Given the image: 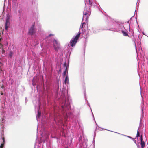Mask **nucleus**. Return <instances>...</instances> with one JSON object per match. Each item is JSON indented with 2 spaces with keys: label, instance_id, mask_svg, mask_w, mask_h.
<instances>
[{
  "label": "nucleus",
  "instance_id": "nucleus-17",
  "mask_svg": "<svg viewBox=\"0 0 148 148\" xmlns=\"http://www.w3.org/2000/svg\"><path fill=\"white\" fill-rule=\"evenodd\" d=\"M86 24V23H82V25H81V28H83V27L84 25V24Z\"/></svg>",
  "mask_w": 148,
  "mask_h": 148
},
{
  "label": "nucleus",
  "instance_id": "nucleus-1",
  "mask_svg": "<svg viewBox=\"0 0 148 148\" xmlns=\"http://www.w3.org/2000/svg\"><path fill=\"white\" fill-rule=\"evenodd\" d=\"M81 34V32L79 31L78 34L75 36V37H73L70 41V43L72 47L75 46L77 42V40L79 38Z\"/></svg>",
  "mask_w": 148,
  "mask_h": 148
},
{
  "label": "nucleus",
  "instance_id": "nucleus-14",
  "mask_svg": "<svg viewBox=\"0 0 148 148\" xmlns=\"http://www.w3.org/2000/svg\"><path fill=\"white\" fill-rule=\"evenodd\" d=\"M67 71H65L63 73V75L64 76L66 75V73Z\"/></svg>",
  "mask_w": 148,
  "mask_h": 148
},
{
  "label": "nucleus",
  "instance_id": "nucleus-13",
  "mask_svg": "<svg viewBox=\"0 0 148 148\" xmlns=\"http://www.w3.org/2000/svg\"><path fill=\"white\" fill-rule=\"evenodd\" d=\"M140 136V133L138 131H137V133L136 137H138Z\"/></svg>",
  "mask_w": 148,
  "mask_h": 148
},
{
  "label": "nucleus",
  "instance_id": "nucleus-6",
  "mask_svg": "<svg viewBox=\"0 0 148 148\" xmlns=\"http://www.w3.org/2000/svg\"><path fill=\"white\" fill-rule=\"evenodd\" d=\"M140 140H141V145L142 148H143L145 146V143L143 141V138L142 135H141L140 137Z\"/></svg>",
  "mask_w": 148,
  "mask_h": 148
},
{
  "label": "nucleus",
  "instance_id": "nucleus-5",
  "mask_svg": "<svg viewBox=\"0 0 148 148\" xmlns=\"http://www.w3.org/2000/svg\"><path fill=\"white\" fill-rule=\"evenodd\" d=\"M10 19V16L8 14H7L6 18V22L5 23V29L7 30L8 26L7 25L8 23H9Z\"/></svg>",
  "mask_w": 148,
  "mask_h": 148
},
{
  "label": "nucleus",
  "instance_id": "nucleus-23",
  "mask_svg": "<svg viewBox=\"0 0 148 148\" xmlns=\"http://www.w3.org/2000/svg\"><path fill=\"white\" fill-rule=\"evenodd\" d=\"M2 71V70H1V69H0V72H1V71Z\"/></svg>",
  "mask_w": 148,
  "mask_h": 148
},
{
  "label": "nucleus",
  "instance_id": "nucleus-16",
  "mask_svg": "<svg viewBox=\"0 0 148 148\" xmlns=\"http://www.w3.org/2000/svg\"><path fill=\"white\" fill-rule=\"evenodd\" d=\"M5 52V50L3 49H2V54H3Z\"/></svg>",
  "mask_w": 148,
  "mask_h": 148
},
{
  "label": "nucleus",
  "instance_id": "nucleus-8",
  "mask_svg": "<svg viewBox=\"0 0 148 148\" xmlns=\"http://www.w3.org/2000/svg\"><path fill=\"white\" fill-rule=\"evenodd\" d=\"M64 66L66 67L65 71H68V66L66 65V63L65 62L64 64Z\"/></svg>",
  "mask_w": 148,
  "mask_h": 148
},
{
  "label": "nucleus",
  "instance_id": "nucleus-10",
  "mask_svg": "<svg viewBox=\"0 0 148 148\" xmlns=\"http://www.w3.org/2000/svg\"><path fill=\"white\" fill-rule=\"evenodd\" d=\"M122 33H123V35L125 36H128V34L127 33L125 32L124 31H122Z\"/></svg>",
  "mask_w": 148,
  "mask_h": 148
},
{
  "label": "nucleus",
  "instance_id": "nucleus-20",
  "mask_svg": "<svg viewBox=\"0 0 148 148\" xmlns=\"http://www.w3.org/2000/svg\"><path fill=\"white\" fill-rule=\"evenodd\" d=\"M4 85H3V84L2 85V86H1V88H2L3 89V88H4Z\"/></svg>",
  "mask_w": 148,
  "mask_h": 148
},
{
  "label": "nucleus",
  "instance_id": "nucleus-2",
  "mask_svg": "<svg viewBox=\"0 0 148 148\" xmlns=\"http://www.w3.org/2000/svg\"><path fill=\"white\" fill-rule=\"evenodd\" d=\"M79 71L81 76V80L82 83L84 84V62L82 64L79 68Z\"/></svg>",
  "mask_w": 148,
  "mask_h": 148
},
{
  "label": "nucleus",
  "instance_id": "nucleus-19",
  "mask_svg": "<svg viewBox=\"0 0 148 148\" xmlns=\"http://www.w3.org/2000/svg\"><path fill=\"white\" fill-rule=\"evenodd\" d=\"M0 46H1V47H0V48H2L3 47V45L2 44H1V43L0 42Z\"/></svg>",
  "mask_w": 148,
  "mask_h": 148
},
{
  "label": "nucleus",
  "instance_id": "nucleus-11",
  "mask_svg": "<svg viewBox=\"0 0 148 148\" xmlns=\"http://www.w3.org/2000/svg\"><path fill=\"white\" fill-rule=\"evenodd\" d=\"M41 113L39 111H38V113L37 114V117L38 118L40 117L41 115Z\"/></svg>",
  "mask_w": 148,
  "mask_h": 148
},
{
  "label": "nucleus",
  "instance_id": "nucleus-21",
  "mask_svg": "<svg viewBox=\"0 0 148 148\" xmlns=\"http://www.w3.org/2000/svg\"><path fill=\"white\" fill-rule=\"evenodd\" d=\"M89 4L90 5H91L92 4V3H90V0H89Z\"/></svg>",
  "mask_w": 148,
  "mask_h": 148
},
{
  "label": "nucleus",
  "instance_id": "nucleus-15",
  "mask_svg": "<svg viewBox=\"0 0 148 148\" xmlns=\"http://www.w3.org/2000/svg\"><path fill=\"white\" fill-rule=\"evenodd\" d=\"M54 35L53 34H49V36H47V37L48 38L49 37H50L52 36H53Z\"/></svg>",
  "mask_w": 148,
  "mask_h": 148
},
{
  "label": "nucleus",
  "instance_id": "nucleus-9",
  "mask_svg": "<svg viewBox=\"0 0 148 148\" xmlns=\"http://www.w3.org/2000/svg\"><path fill=\"white\" fill-rule=\"evenodd\" d=\"M67 82H69V78L67 75L66 76V77L65 78V81L64 82V83L66 84Z\"/></svg>",
  "mask_w": 148,
  "mask_h": 148
},
{
  "label": "nucleus",
  "instance_id": "nucleus-4",
  "mask_svg": "<svg viewBox=\"0 0 148 148\" xmlns=\"http://www.w3.org/2000/svg\"><path fill=\"white\" fill-rule=\"evenodd\" d=\"M53 45L55 51H57L60 48V45L56 40H54L53 41Z\"/></svg>",
  "mask_w": 148,
  "mask_h": 148
},
{
  "label": "nucleus",
  "instance_id": "nucleus-7",
  "mask_svg": "<svg viewBox=\"0 0 148 148\" xmlns=\"http://www.w3.org/2000/svg\"><path fill=\"white\" fill-rule=\"evenodd\" d=\"M2 139L3 140V143L1 144V145L0 146V148H3L4 146V144L5 143V138L4 137H2Z\"/></svg>",
  "mask_w": 148,
  "mask_h": 148
},
{
  "label": "nucleus",
  "instance_id": "nucleus-3",
  "mask_svg": "<svg viewBox=\"0 0 148 148\" xmlns=\"http://www.w3.org/2000/svg\"><path fill=\"white\" fill-rule=\"evenodd\" d=\"M35 22H34L28 31L29 34L32 36L35 34L36 31L34 29Z\"/></svg>",
  "mask_w": 148,
  "mask_h": 148
},
{
  "label": "nucleus",
  "instance_id": "nucleus-18",
  "mask_svg": "<svg viewBox=\"0 0 148 148\" xmlns=\"http://www.w3.org/2000/svg\"><path fill=\"white\" fill-rule=\"evenodd\" d=\"M87 14H88V13L87 12H85L84 13V15L85 16H86V15L87 16Z\"/></svg>",
  "mask_w": 148,
  "mask_h": 148
},
{
  "label": "nucleus",
  "instance_id": "nucleus-24",
  "mask_svg": "<svg viewBox=\"0 0 148 148\" xmlns=\"http://www.w3.org/2000/svg\"><path fill=\"white\" fill-rule=\"evenodd\" d=\"M1 39H2V38H0V41H1Z\"/></svg>",
  "mask_w": 148,
  "mask_h": 148
},
{
  "label": "nucleus",
  "instance_id": "nucleus-12",
  "mask_svg": "<svg viewBox=\"0 0 148 148\" xmlns=\"http://www.w3.org/2000/svg\"><path fill=\"white\" fill-rule=\"evenodd\" d=\"M13 55V53L12 52H10V54H9V56L10 58H11Z\"/></svg>",
  "mask_w": 148,
  "mask_h": 148
},
{
  "label": "nucleus",
  "instance_id": "nucleus-22",
  "mask_svg": "<svg viewBox=\"0 0 148 148\" xmlns=\"http://www.w3.org/2000/svg\"><path fill=\"white\" fill-rule=\"evenodd\" d=\"M1 95H3V93L2 92H1Z\"/></svg>",
  "mask_w": 148,
  "mask_h": 148
}]
</instances>
